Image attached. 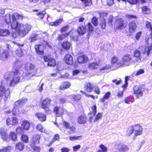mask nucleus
Listing matches in <instances>:
<instances>
[{
    "instance_id": "1",
    "label": "nucleus",
    "mask_w": 152,
    "mask_h": 152,
    "mask_svg": "<svg viewBox=\"0 0 152 152\" xmlns=\"http://www.w3.org/2000/svg\"><path fill=\"white\" fill-rule=\"evenodd\" d=\"M12 22L11 24L12 29H15L17 34L20 37L25 36L28 33L31 28V26L29 24L23 25L19 23L17 20H22V16L15 13L12 15Z\"/></svg>"
},
{
    "instance_id": "2",
    "label": "nucleus",
    "mask_w": 152,
    "mask_h": 152,
    "mask_svg": "<svg viewBox=\"0 0 152 152\" xmlns=\"http://www.w3.org/2000/svg\"><path fill=\"white\" fill-rule=\"evenodd\" d=\"M22 72L18 68L15 69L13 72H7L4 75V77L7 81H10V86H14L18 84L21 76H22Z\"/></svg>"
},
{
    "instance_id": "3",
    "label": "nucleus",
    "mask_w": 152,
    "mask_h": 152,
    "mask_svg": "<svg viewBox=\"0 0 152 152\" xmlns=\"http://www.w3.org/2000/svg\"><path fill=\"white\" fill-rule=\"evenodd\" d=\"M35 68L34 65L32 63H28L25 65V69L27 72L24 73L22 78L24 80L29 79L32 76V72Z\"/></svg>"
},
{
    "instance_id": "4",
    "label": "nucleus",
    "mask_w": 152,
    "mask_h": 152,
    "mask_svg": "<svg viewBox=\"0 0 152 152\" xmlns=\"http://www.w3.org/2000/svg\"><path fill=\"white\" fill-rule=\"evenodd\" d=\"M10 94V91L8 88L6 90L5 86H3L2 84L0 85V96H2L4 95L5 97L4 99L5 100H6Z\"/></svg>"
},
{
    "instance_id": "5",
    "label": "nucleus",
    "mask_w": 152,
    "mask_h": 152,
    "mask_svg": "<svg viewBox=\"0 0 152 152\" xmlns=\"http://www.w3.org/2000/svg\"><path fill=\"white\" fill-rule=\"evenodd\" d=\"M115 148L118 149L119 152H124L129 149L127 145L121 142H117L115 146Z\"/></svg>"
},
{
    "instance_id": "6",
    "label": "nucleus",
    "mask_w": 152,
    "mask_h": 152,
    "mask_svg": "<svg viewBox=\"0 0 152 152\" xmlns=\"http://www.w3.org/2000/svg\"><path fill=\"white\" fill-rule=\"evenodd\" d=\"M134 90L136 96L137 98H139L140 97L143 96V92L144 89L142 87L138 86H136L134 87Z\"/></svg>"
},
{
    "instance_id": "7",
    "label": "nucleus",
    "mask_w": 152,
    "mask_h": 152,
    "mask_svg": "<svg viewBox=\"0 0 152 152\" xmlns=\"http://www.w3.org/2000/svg\"><path fill=\"white\" fill-rule=\"evenodd\" d=\"M51 99L50 98H47L42 101L41 103L42 107L47 111H49V107L50 105Z\"/></svg>"
},
{
    "instance_id": "8",
    "label": "nucleus",
    "mask_w": 152,
    "mask_h": 152,
    "mask_svg": "<svg viewBox=\"0 0 152 152\" xmlns=\"http://www.w3.org/2000/svg\"><path fill=\"white\" fill-rule=\"evenodd\" d=\"M45 62H48L47 65L48 66H54L56 65L55 60L49 56H45L43 57Z\"/></svg>"
},
{
    "instance_id": "9",
    "label": "nucleus",
    "mask_w": 152,
    "mask_h": 152,
    "mask_svg": "<svg viewBox=\"0 0 152 152\" xmlns=\"http://www.w3.org/2000/svg\"><path fill=\"white\" fill-rule=\"evenodd\" d=\"M122 65V63H121L117 58L115 57L112 58L111 60V66L112 67L115 68H118Z\"/></svg>"
},
{
    "instance_id": "10",
    "label": "nucleus",
    "mask_w": 152,
    "mask_h": 152,
    "mask_svg": "<svg viewBox=\"0 0 152 152\" xmlns=\"http://www.w3.org/2000/svg\"><path fill=\"white\" fill-rule=\"evenodd\" d=\"M132 59V56L130 55L126 54L123 56L122 58L123 62L122 66H129L130 64V61Z\"/></svg>"
},
{
    "instance_id": "11",
    "label": "nucleus",
    "mask_w": 152,
    "mask_h": 152,
    "mask_svg": "<svg viewBox=\"0 0 152 152\" xmlns=\"http://www.w3.org/2000/svg\"><path fill=\"white\" fill-rule=\"evenodd\" d=\"M14 43L15 45H16L19 47V48L15 51V53L18 56L20 57H21L23 54V49L22 48L24 46V44H20L17 42H15Z\"/></svg>"
},
{
    "instance_id": "12",
    "label": "nucleus",
    "mask_w": 152,
    "mask_h": 152,
    "mask_svg": "<svg viewBox=\"0 0 152 152\" xmlns=\"http://www.w3.org/2000/svg\"><path fill=\"white\" fill-rule=\"evenodd\" d=\"M134 133L136 136L141 135L142 133V128L139 124L133 126Z\"/></svg>"
},
{
    "instance_id": "13",
    "label": "nucleus",
    "mask_w": 152,
    "mask_h": 152,
    "mask_svg": "<svg viewBox=\"0 0 152 152\" xmlns=\"http://www.w3.org/2000/svg\"><path fill=\"white\" fill-rule=\"evenodd\" d=\"M129 30L130 33H133L135 31L137 27L136 22L132 21L129 22Z\"/></svg>"
},
{
    "instance_id": "14",
    "label": "nucleus",
    "mask_w": 152,
    "mask_h": 152,
    "mask_svg": "<svg viewBox=\"0 0 152 152\" xmlns=\"http://www.w3.org/2000/svg\"><path fill=\"white\" fill-rule=\"evenodd\" d=\"M36 52L37 54L42 55L44 53V47L41 45H36L35 46Z\"/></svg>"
},
{
    "instance_id": "15",
    "label": "nucleus",
    "mask_w": 152,
    "mask_h": 152,
    "mask_svg": "<svg viewBox=\"0 0 152 152\" xmlns=\"http://www.w3.org/2000/svg\"><path fill=\"white\" fill-rule=\"evenodd\" d=\"M35 115L41 122L45 121L46 120V116L44 113H36Z\"/></svg>"
},
{
    "instance_id": "16",
    "label": "nucleus",
    "mask_w": 152,
    "mask_h": 152,
    "mask_svg": "<svg viewBox=\"0 0 152 152\" xmlns=\"http://www.w3.org/2000/svg\"><path fill=\"white\" fill-rule=\"evenodd\" d=\"M64 59L65 62L68 64L71 65L73 63V58L72 56L69 54H67L65 55Z\"/></svg>"
},
{
    "instance_id": "17",
    "label": "nucleus",
    "mask_w": 152,
    "mask_h": 152,
    "mask_svg": "<svg viewBox=\"0 0 152 152\" xmlns=\"http://www.w3.org/2000/svg\"><path fill=\"white\" fill-rule=\"evenodd\" d=\"M94 85L92 83L88 82L85 86V89L88 92H91L93 91L94 88Z\"/></svg>"
},
{
    "instance_id": "18",
    "label": "nucleus",
    "mask_w": 152,
    "mask_h": 152,
    "mask_svg": "<svg viewBox=\"0 0 152 152\" xmlns=\"http://www.w3.org/2000/svg\"><path fill=\"white\" fill-rule=\"evenodd\" d=\"M88 58L87 56L83 55L79 56L77 59L78 63L80 64L86 63L88 61Z\"/></svg>"
},
{
    "instance_id": "19",
    "label": "nucleus",
    "mask_w": 152,
    "mask_h": 152,
    "mask_svg": "<svg viewBox=\"0 0 152 152\" xmlns=\"http://www.w3.org/2000/svg\"><path fill=\"white\" fill-rule=\"evenodd\" d=\"M24 144L22 142H19L16 143L15 148L17 151H21L24 149Z\"/></svg>"
},
{
    "instance_id": "20",
    "label": "nucleus",
    "mask_w": 152,
    "mask_h": 152,
    "mask_svg": "<svg viewBox=\"0 0 152 152\" xmlns=\"http://www.w3.org/2000/svg\"><path fill=\"white\" fill-rule=\"evenodd\" d=\"M9 56L8 51L5 50L1 53L0 56L2 60L5 61L7 59Z\"/></svg>"
},
{
    "instance_id": "21",
    "label": "nucleus",
    "mask_w": 152,
    "mask_h": 152,
    "mask_svg": "<svg viewBox=\"0 0 152 152\" xmlns=\"http://www.w3.org/2000/svg\"><path fill=\"white\" fill-rule=\"evenodd\" d=\"M134 56L135 58L134 62H140L141 60V56H140V52L138 50H136L135 51L134 53Z\"/></svg>"
},
{
    "instance_id": "22",
    "label": "nucleus",
    "mask_w": 152,
    "mask_h": 152,
    "mask_svg": "<svg viewBox=\"0 0 152 152\" xmlns=\"http://www.w3.org/2000/svg\"><path fill=\"white\" fill-rule=\"evenodd\" d=\"M63 21V19L60 18L57 20H56L54 22L50 23H49V25L51 26H56L59 25Z\"/></svg>"
},
{
    "instance_id": "23",
    "label": "nucleus",
    "mask_w": 152,
    "mask_h": 152,
    "mask_svg": "<svg viewBox=\"0 0 152 152\" xmlns=\"http://www.w3.org/2000/svg\"><path fill=\"white\" fill-rule=\"evenodd\" d=\"M10 32L8 30L0 29V36H7L10 35Z\"/></svg>"
},
{
    "instance_id": "24",
    "label": "nucleus",
    "mask_w": 152,
    "mask_h": 152,
    "mask_svg": "<svg viewBox=\"0 0 152 152\" xmlns=\"http://www.w3.org/2000/svg\"><path fill=\"white\" fill-rule=\"evenodd\" d=\"M78 122L80 124L86 123L87 122L86 117L84 116H80L78 118Z\"/></svg>"
},
{
    "instance_id": "25",
    "label": "nucleus",
    "mask_w": 152,
    "mask_h": 152,
    "mask_svg": "<svg viewBox=\"0 0 152 152\" xmlns=\"http://www.w3.org/2000/svg\"><path fill=\"white\" fill-rule=\"evenodd\" d=\"M78 34L80 35H83L86 31V28L83 26L79 27L77 30Z\"/></svg>"
},
{
    "instance_id": "26",
    "label": "nucleus",
    "mask_w": 152,
    "mask_h": 152,
    "mask_svg": "<svg viewBox=\"0 0 152 152\" xmlns=\"http://www.w3.org/2000/svg\"><path fill=\"white\" fill-rule=\"evenodd\" d=\"M70 86L71 83L70 82H64L62 83L60 88L62 90L65 89L69 88Z\"/></svg>"
},
{
    "instance_id": "27",
    "label": "nucleus",
    "mask_w": 152,
    "mask_h": 152,
    "mask_svg": "<svg viewBox=\"0 0 152 152\" xmlns=\"http://www.w3.org/2000/svg\"><path fill=\"white\" fill-rule=\"evenodd\" d=\"M0 136L1 138L4 141H8V135L6 132L3 131H1L0 132Z\"/></svg>"
},
{
    "instance_id": "28",
    "label": "nucleus",
    "mask_w": 152,
    "mask_h": 152,
    "mask_svg": "<svg viewBox=\"0 0 152 152\" xmlns=\"http://www.w3.org/2000/svg\"><path fill=\"white\" fill-rule=\"evenodd\" d=\"M70 31L64 34H62L60 35H58L57 39L59 41H61L63 40V39H65L70 34Z\"/></svg>"
},
{
    "instance_id": "29",
    "label": "nucleus",
    "mask_w": 152,
    "mask_h": 152,
    "mask_svg": "<svg viewBox=\"0 0 152 152\" xmlns=\"http://www.w3.org/2000/svg\"><path fill=\"white\" fill-rule=\"evenodd\" d=\"M22 126L24 129L28 130L29 128L30 124L28 121L27 120H25L23 121Z\"/></svg>"
},
{
    "instance_id": "30",
    "label": "nucleus",
    "mask_w": 152,
    "mask_h": 152,
    "mask_svg": "<svg viewBox=\"0 0 152 152\" xmlns=\"http://www.w3.org/2000/svg\"><path fill=\"white\" fill-rule=\"evenodd\" d=\"M71 46V43L65 41L63 42L62 47L63 48L66 50H69Z\"/></svg>"
},
{
    "instance_id": "31",
    "label": "nucleus",
    "mask_w": 152,
    "mask_h": 152,
    "mask_svg": "<svg viewBox=\"0 0 152 152\" xmlns=\"http://www.w3.org/2000/svg\"><path fill=\"white\" fill-rule=\"evenodd\" d=\"M99 67V65L96 62L90 63L88 65L89 68L91 69H94Z\"/></svg>"
},
{
    "instance_id": "32",
    "label": "nucleus",
    "mask_w": 152,
    "mask_h": 152,
    "mask_svg": "<svg viewBox=\"0 0 152 152\" xmlns=\"http://www.w3.org/2000/svg\"><path fill=\"white\" fill-rule=\"evenodd\" d=\"M10 138L12 141H16L17 139V135L14 132H11L9 134Z\"/></svg>"
},
{
    "instance_id": "33",
    "label": "nucleus",
    "mask_w": 152,
    "mask_h": 152,
    "mask_svg": "<svg viewBox=\"0 0 152 152\" xmlns=\"http://www.w3.org/2000/svg\"><path fill=\"white\" fill-rule=\"evenodd\" d=\"M99 26L103 29L105 28L106 26V22L105 19L104 18H102L101 19Z\"/></svg>"
},
{
    "instance_id": "34",
    "label": "nucleus",
    "mask_w": 152,
    "mask_h": 152,
    "mask_svg": "<svg viewBox=\"0 0 152 152\" xmlns=\"http://www.w3.org/2000/svg\"><path fill=\"white\" fill-rule=\"evenodd\" d=\"M40 136L39 135H36L33 138V141L34 144H37L39 143Z\"/></svg>"
},
{
    "instance_id": "35",
    "label": "nucleus",
    "mask_w": 152,
    "mask_h": 152,
    "mask_svg": "<svg viewBox=\"0 0 152 152\" xmlns=\"http://www.w3.org/2000/svg\"><path fill=\"white\" fill-rule=\"evenodd\" d=\"M86 27H87L88 28V32L89 34L93 31V27L90 22L88 23L87 26H86Z\"/></svg>"
},
{
    "instance_id": "36",
    "label": "nucleus",
    "mask_w": 152,
    "mask_h": 152,
    "mask_svg": "<svg viewBox=\"0 0 152 152\" xmlns=\"http://www.w3.org/2000/svg\"><path fill=\"white\" fill-rule=\"evenodd\" d=\"M4 20L6 23H7L8 24L10 23L11 18L10 14H7L5 15L4 17Z\"/></svg>"
},
{
    "instance_id": "37",
    "label": "nucleus",
    "mask_w": 152,
    "mask_h": 152,
    "mask_svg": "<svg viewBox=\"0 0 152 152\" xmlns=\"http://www.w3.org/2000/svg\"><path fill=\"white\" fill-rule=\"evenodd\" d=\"M133 133H134V130L133 129V126L129 127L127 131V134L128 136L130 135L131 134Z\"/></svg>"
},
{
    "instance_id": "38",
    "label": "nucleus",
    "mask_w": 152,
    "mask_h": 152,
    "mask_svg": "<svg viewBox=\"0 0 152 152\" xmlns=\"http://www.w3.org/2000/svg\"><path fill=\"white\" fill-rule=\"evenodd\" d=\"M21 139L24 143H27L28 141V137L25 135H22L21 137Z\"/></svg>"
},
{
    "instance_id": "39",
    "label": "nucleus",
    "mask_w": 152,
    "mask_h": 152,
    "mask_svg": "<svg viewBox=\"0 0 152 152\" xmlns=\"http://www.w3.org/2000/svg\"><path fill=\"white\" fill-rule=\"evenodd\" d=\"M142 12L143 13L146 14H148L150 12V10L146 6H144L142 8Z\"/></svg>"
},
{
    "instance_id": "40",
    "label": "nucleus",
    "mask_w": 152,
    "mask_h": 152,
    "mask_svg": "<svg viewBox=\"0 0 152 152\" xmlns=\"http://www.w3.org/2000/svg\"><path fill=\"white\" fill-rule=\"evenodd\" d=\"M11 149V147L10 146L5 147H3L2 149H0V152H9Z\"/></svg>"
},
{
    "instance_id": "41",
    "label": "nucleus",
    "mask_w": 152,
    "mask_h": 152,
    "mask_svg": "<svg viewBox=\"0 0 152 152\" xmlns=\"http://www.w3.org/2000/svg\"><path fill=\"white\" fill-rule=\"evenodd\" d=\"M114 19L112 15H110L108 17V24L110 26H112V22Z\"/></svg>"
},
{
    "instance_id": "42",
    "label": "nucleus",
    "mask_w": 152,
    "mask_h": 152,
    "mask_svg": "<svg viewBox=\"0 0 152 152\" xmlns=\"http://www.w3.org/2000/svg\"><path fill=\"white\" fill-rule=\"evenodd\" d=\"M37 39V35L36 34L32 35L30 36L29 40L30 42H34Z\"/></svg>"
},
{
    "instance_id": "43",
    "label": "nucleus",
    "mask_w": 152,
    "mask_h": 152,
    "mask_svg": "<svg viewBox=\"0 0 152 152\" xmlns=\"http://www.w3.org/2000/svg\"><path fill=\"white\" fill-rule=\"evenodd\" d=\"M102 117V114L100 113H98L96 116L94 120V121L97 122L99 120L101 119Z\"/></svg>"
},
{
    "instance_id": "44",
    "label": "nucleus",
    "mask_w": 152,
    "mask_h": 152,
    "mask_svg": "<svg viewBox=\"0 0 152 152\" xmlns=\"http://www.w3.org/2000/svg\"><path fill=\"white\" fill-rule=\"evenodd\" d=\"M97 20L98 19L95 17H94L92 19V23L95 26L98 25Z\"/></svg>"
},
{
    "instance_id": "45",
    "label": "nucleus",
    "mask_w": 152,
    "mask_h": 152,
    "mask_svg": "<svg viewBox=\"0 0 152 152\" xmlns=\"http://www.w3.org/2000/svg\"><path fill=\"white\" fill-rule=\"evenodd\" d=\"M132 97V96H130L125 98V102L129 104V102L132 101V100L133 99Z\"/></svg>"
},
{
    "instance_id": "46",
    "label": "nucleus",
    "mask_w": 152,
    "mask_h": 152,
    "mask_svg": "<svg viewBox=\"0 0 152 152\" xmlns=\"http://www.w3.org/2000/svg\"><path fill=\"white\" fill-rule=\"evenodd\" d=\"M45 14V11H42L36 13V14L38 15L39 17L41 19L43 18L44 15Z\"/></svg>"
},
{
    "instance_id": "47",
    "label": "nucleus",
    "mask_w": 152,
    "mask_h": 152,
    "mask_svg": "<svg viewBox=\"0 0 152 152\" xmlns=\"http://www.w3.org/2000/svg\"><path fill=\"white\" fill-rule=\"evenodd\" d=\"M59 107L58 106L55 107L54 109V112L55 113L57 116H59L60 114L59 113Z\"/></svg>"
},
{
    "instance_id": "48",
    "label": "nucleus",
    "mask_w": 152,
    "mask_h": 152,
    "mask_svg": "<svg viewBox=\"0 0 152 152\" xmlns=\"http://www.w3.org/2000/svg\"><path fill=\"white\" fill-rule=\"evenodd\" d=\"M82 137L81 136H70L69 137V139L70 140L74 141L78 139H80V138Z\"/></svg>"
},
{
    "instance_id": "49",
    "label": "nucleus",
    "mask_w": 152,
    "mask_h": 152,
    "mask_svg": "<svg viewBox=\"0 0 152 152\" xmlns=\"http://www.w3.org/2000/svg\"><path fill=\"white\" fill-rule=\"evenodd\" d=\"M126 17L129 19H132L133 18L136 19L137 18V17L136 16L132 15L127 14L126 15Z\"/></svg>"
},
{
    "instance_id": "50",
    "label": "nucleus",
    "mask_w": 152,
    "mask_h": 152,
    "mask_svg": "<svg viewBox=\"0 0 152 152\" xmlns=\"http://www.w3.org/2000/svg\"><path fill=\"white\" fill-rule=\"evenodd\" d=\"M124 26V21L123 20L121 19L119 20L118 23V27L120 29H121Z\"/></svg>"
},
{
    "instance_id": "51",
    "label": "nucleus",
    "mask_w": 152,
    "mask_h": 152,
    "mask_svg": "<svg viewBox=\"0 0 152 152\" xmlns=\"http://www.w3.org/2000/svg\"><path fill=\"white\" fill-rule=\"evenodd\" d=\"M99 147L101 148V150L103 152H106L107 150V147L105 146L103 144H101L99 145Z\"/></svg>"
},
{
    "instance_id": "52",
    "label": "nucleus",
    "mask_w": 152,
    "mask_h": 152,
    "mask_svg": "<svg viewBox=\"0 0 152 152\" xmlns=\"http://www.w3.org/2000/svg\"><path fill=\"white\" fill-rule=\"evenodd\" d=\"M12 125H15L16 123L18 122V119L16 117H13L12 118Z\"/></svg>"
},
{
    "instance_id": "53",
    "label": "nucleus",
    "mask_w": 152,
    "mask_h": 152,
    "mask_svg": "<svg viewBox=\"0 0 152 152\" xmlns=\"http://www.w3.org/2000/svg\"><path fill=\"white\" fill-rule=\"evenodd\" d=\"M80 92L81 93V94L87 96L88 97H91L93 99H94L95 96H94L93 95H88L86 93L84 92L83 91H80Z\"/></svg>"
},
{
    "instance_id": "54",
    "label": "nucleus",
    "mask_w": 152,
    "mask_h": 152,
    "mask_svg": "<svg viewBox=\"0 0 152 152\" xmlns=\"http://www.w3.org/2000/svg\"><path fill=\"white\" fill-rule=\"evenodd\" d=\"M60 103L61 104H63L64 103L67 102L68 101L66 97H61L60 99Z\"/></svg>"
},
{
    "instance_id": "55",
    "label": "nucleus",
    "mask_w": 152,
    "mask_h": 152,
    "mask_svg": "<svg viewBox=\"0 0 152 152\" xmlns=\"http://www.w3.org/2000/svg\"><path fill=\"white\" fill-rule=\"evenodd\" d=\"M69 131L68 133L70 134H72L75 133V128L74 126H72L69 127Z\"/></svg>"
},
{
    "instance_id": "56",
    "label": "nucleus",
    "mask_w": 152,
    "mask_h": 152,
    "mask_svg": "<svg viewBox=\"0 0 152 152\" xmlns=\"http://www.w3.org/2000/svg\"><path fill=\"white\" fill-rule=\"evenodd\" d=\"M20 102V104L22 106L23 104L26 103L27 101V99L25 98H22L19 100Z\"/></svg>"
},
{
    "instance_id": "57",
    "label": "nucleus",
    "mask_w": 152,
    "mask_h": 152,
    "mask_svg": "<svg viewBox=\"0 0 152 152\" xmlns=\"http://www.w3.org/2000/svg\"><path fill=\"white\" fill-rule=\"evenodd\" d=\"M91 110H92V113L93 115H95L97 112L96 106V105L93 106L91 107Z\"/></svg>"
},
{
    "instance_id": "58",
    "label": "nucleus",
    "mask_w": 152,
    "mask_h": 152,
    "mask_svg": "<svg viewBox=\"0 0 152 152\" xmlns=\"http://www.w3.org/2000/svg\"><path fill=\"white\" fill-rule=\"evenodd\" d=\"M69 26H65L62 27L60 30V31L61 33L66 32L68 29Z\"/></svg>"
},
{
    "instance_id": "59",
    "label": "nucleus",
    "mask_w": 152,
    "mask_h": 152,
    "mask_svg": "<svg viewBox=\"0 0 152 152\" xmlns=\"http://www.w3.org/2000/svg\"><path fill=\"white\" fill-rule=\"evenodd\" d=\"M124 91L123 90H119L117 94V96L118 98H121L123 96V93Z\"/></svg>"
},
{
    "instance_id": "60",
    "label": "nucleus",
    "mask_w": 152,
    "mask_h": 152,
    "mask_svg": "<svg viewBox=\"0 0 152 152\" xmlns=\"http://www.w3.org/2000/svg\"><path fill=\"white\" fill-rule=\"evenodd\" d=\"M94 91L96 94H100V90L98 87L96 86H94Z\"/></svg>"
},
{
    "instance_id": "61",
    "label": "nucleus",
    "mask_w": 152,
    "mask_h": 152,
    "mask_svg": "<svg viewBox=\"0 0 152 152\" xmlns=\"http://www.w3.org/2000/svg\"><path fill=\"white\" fill-rule=\"evenodd\" d=\"M84 4L86 6L90 5L92 4L91 1V0H86L84 2Z\"/></svg>"
},
{
    "instance_id": "62",
    "label": "nucleus",
    "mask_w": 152,
    "mask_h": 152,
    "mask_svg": "<svg viewBox=\"0 0 152 152\" xmlns=\"http://www.w3.org/2000/svg\"><path fill=\"white\" fill-rule=\"evenodd\" d=\"M144 72V70L143 69H141L137 71L136 74V76H138L140 74H143Z\"/></svg>"
},
{
    "instance_id": "63",
    "label": "nucleus",
    "mask_w": 152,
    "mask_h": 152,
    "mask_svg": "<svg viewBox=\"0 0 152 152\" xmlns=\"http://www.w3.org/2000/svg\"><path fill=\"white\" fill-rule=\"evenodd\" d=\"M81 98V96L80 94H78L75 96L73 97V99L75 101H78Z\"/></svg>"
},
{
    "instance_id": "64",
    "label": "nucleus",
    "mask_w": 152,
    "mask_h": 152,
    "mask_svg": "<svg viewBox=\"0 0 152 152\" xmlns=\"http://www.w3.org/2000/svg\"><path fill=\"white\" fill-rule=\"evenodd\" d=\"M23 131V129L21 127H18L16 129V132L18 134H21Z\"/></svg>"
}]
</instances>
